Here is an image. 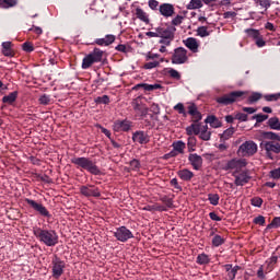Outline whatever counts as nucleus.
I'll use <instances>...</instances> for the list:
<instances>
[{
    "instance_id": "obj_1",
    "label": "nucleus",
    "mask_w": 280,
    "mask_h": 280,
    "mask_svg": "<svg viewBox=\"0 0 280 280\" xmlns=\"http://www.w3.org/2000/svg\"><path fill=\"white\" fill-rule=\"evenodd\" d=\"M71 163L81 170L90 172V174H93L94 176H100V174H102L97 164L89 158H73L71 159Z\"/></svg>"
},
{
    "instance_id": "obj_2",
    "label": "nucleus",
    "mask_w": 280,
    "mask_h": 280,
    "mask_svg": "<svg viewBox=\"0 0 280 280\" xmlns=\"http://www.w3.org/2000/svg\"><path fill=\"white\" fill-rule=\"evenodd\" d=\"M34 235L46 246H56L58 244V234L54 230H43L40 228L34 229Z\"/></svg>"
},
{
    "instance_id": "obj_3",
    "label": "nucleus",
    "mask_w": 280,
    "mask_h": 280,
    "mask_svg": "<svg viewBox=\"0 0 280 280\" xmlns=\"http://www.w3.org/2000/svg\"><path fill=\"white\" fill-rule=\"evenodd\" d=\"M186 132L189 137L191 135H199V139L202 141H209L211 139V131L207 125L201 126L200 124H191L186 128Z\"/></svg>"
},
{
    "instance_id": "obj_4",
    "label": "nucleus",
    "mask_w": 280,
    "mask_h": 280,
    "mask_svg": "<svg viewBox=\"0 0 280 280\" xmlns=\"http://www.w3.org/2000/svg\"><path fill=\"white\" fill-rule=\"evenodd\" d=\"M104 58V51L97 47L92 52L88 54L82 61V69H91L93 65L102 62Z\"/></svg>"
},
{
    "instance_id": "obj_5",
    "label": "nucleus",
    "mask_w": 280,
    "mask_h": 280,
    "mask_svg": "<svg viewBox=\"0 0 280 280\" xmlns=\"http://www.w3.org/2000/svg\"><path fill=\"white\" fill-rule=\"evenodd\" d=\"M243 95H246L244 91H234L229 94H224L217 98L218 104H222L223 106H229L230 104H235V102H240Z\"/></svg>"
},
{
    "instance_id": "obj_6",
    "label": "nucleus",
    "mask_w": 280,
    "mask_h": 280,
    "mask_svg": "<svg viewBox=\"0 0 280 280\" xmlns=\"http://www.w3.org/2000/svg\"><path fill=\"white\" fill-rule=\"evenodd\" d=\"M257 143L253 140H247L243 144L240 145L237 150V155L238 156H255L257 154Z\"/></svg>"
},
{
    "instance_id": "obj_7",
    "label": "nucleus",
    "mask_w": 280,
    "mask_h": 280,
    "mask_svg": "<svg viewBox=\"0 0 280 280\" xmlns=\"http://www.w3.org/2000/svg\"><path fill=\"white\" fill-rule=\"evenodd\" d=\"M187 60H189V57L187 56V49L183 47L174 49V52L171 58L173 65H185Z\"/></svg>"
},
{
    "instance_id": "obj_8",
    "label": "nucleus",
    "mask_w": 280,
    "mask_h": 280,
    "mask_svg": "<svg viewBox=\"0 0 280 280\" xmlns=\"http://www.w3.org/2000/svg\"><path fill=\"white\" fill-rule=\"evenodd\" d=\"M247 162L245 159H232L226 162V164L223 166L224 172H229L231 170H235L236 174L240 172V170L246 167Z\"/></svg>"
},
{
    "instance_id": "obj_9",
    "label": "nucleus",
    "mask_w": 280,
    "mask_h": 280,
    "mask_svg": "<svg viewBox=\"0 0 280 280\" xmlns=\"http://www.w3.org/2000/svg\"><path fill=\"white\" fill-rule=\"evenodd\" d=\"M261 147L264 148L268 159H273L272 158V153L273 154H280V143L277 142V141H267V142H264L261 144Z\"/></svg>"
},
{
    "instance_id": "obj_10",
    "label": "nucleus",
    "mask_w": 280,
    "mask_h": 280,
    "mask_svg": "<svg viewBox=\"0 0 280 280\" xmlns=\"http://www.w3.org/2000/svg\"><path fill=\"white\" fill-rule=\"evenodd\" d=\"M131 106L133 107V110L137 113V115H139L140 117H145V115H148L149 109L145 104H143L141 96L135 98L131 102Z\"/></svg>"
},
{
    "instance_id": "obj_11",
    "label": "nucleus",
    "mask_w": 280,
    "mask_h": 280,
    "mask_svg": "<svg viewBox=\"0 0 280 280\" xmlns=\"http://www.w3.org/2000/svg\"><path fill=\"white\" fill-rule=\"evenodd\" d=\"M114 236L118 242H128V240H132L133 237L132 232H130L126 226L118 228L114 233Z\"/></svg>"
},
{
    "instance_id": "obj_12",
    "label": "nucleus",
    "mask_w": 280,
    "mask_h": 280,
    "mask_svg": "<svg viewBox=\"0 0 280 280\" xmlns=\"http://www.w3.org/2000/svg\"><path fill=\"white\" fill-rule=\"evenodd\" d=\"M25 202L34 209V211H37V213L42 214L44 218H49V210L43 206V203H38L35 200L32 199H25Z\"/></svg>"
},
{
    "instance_id": "obj_13",
    "label": "nucleus",
    "mask_w": 280,
    "mask_h": 280,
    "mask_svg": "<svg viewBox=\"0 0 280 280\" xmlns=\"http://www.w3.org/2000/svg\"><path fill=\"white\" fill-rule=\"evenodd\" d=\"M62 272H65V261L56 257L52 260V277H55V279H58L59 277H62Z\"/></svg>"
},
{
    "instance_id": "obj_14",
    "label": "nucleus",
    "mask_w": 280,
    "mask_h": 280,
    "mask_svg": "<svg viewBox=\"0 0 280 280\" xmlns=\"http://www.w3.org/2000/svg\"><path fill=\"white\" fill-rule=\"evenodd\" d=\"M233 176L235 178L234 185H236V187H244V185H246L250 180V177L248 176V173L246 171H243L238 174L237 172H234Z\"/></svg>"
},
{
    "instance_id": "obj_15",
    "label": "nucleus",
    "mask_w": 280,
    "mask_h": 280,
    "mask_svg": "<svg viewBox=\"0 0 280 280\" xmlns=\"http://www.w3.org/2000/svg\"><path fill=\"white\" fill-rule=\"evenodd\" d=\"M80 194H82V196H85V198H100V196H102V194L100 192V189L97 188H93V186H81L80 187Z\"/></svg>"
},
{
    "instance_id": "obj_16",
    "label": "nucleus",
    "mask_w": 280,
    "mask_h": 280,
    "mask_svg": "<svg viewBox=\"0 0 280 280\" xmlns=\"http://www.w3.org/2000/svg\"><path fill=\"white\" fill-rule=\"evenodd\" d=\"M176 26L158 27V38H174Z\"/></svg>"
},
{
    "instance_id": "obj_17",
    "label": "nucleus",
    "mask_w": 280,
    "mask_h": 280,
    "mask_svg": "<svg viewBox=\"0 0 280 280\" xmlns=\"http://www.w3.org/2000/svg\"><path fill=\"white\" fill-rule=\"evenodd\" d=\"M132 128L130 120H116L114 124L115 132H128Z\"/></svg>"
},
{
    "instance_id": "obj_18",
    "label": "nucleus",
    "mask_w": 280,
    "mask_h": 280,
    "mask_svg": "<svg viewBox=\"0 0 280 280\" xmlns=\"http://www.w3.org/2000/svg\"><path fill=\"white\" fill-rule=\"evenodd\" d=\"M188 115L191 116V121L194 124H198V121L202 119V114L198 110V106H196L194 103L188 106Z\"/></svg>"
},
{
    "instance_id": "obj_19",
    "label": "nucleus",
    "mask_w": 280,
    "mask_h": 280,
    "mask_svg": "<svg viewBox=\"0 0 280 280\" xmlns=\"http://www.w3.org/2000/svg\"><path fill=\"white\" fill-rule=\"evenodd\" d=\"M132 141L143 145L145 143H150V137L144 131H136L132 136Z\"/></svg>"
},
{
    "instance_id": "obj_20",
    "label": "nucleus",
    "mask_w": 280,
    "mask_h": 280,
    "mask_svg": "<svg viewBox=\"0 0 280 280\" xmlns=\"http://www.w3.org/2000/svg\"><path fill=\"white\" fill-rule=\"evenodd\" d=\"M116 37L115 35H106L103 38H96L93 45H98V47H108L115 43Z\"/></svg>"
},
{
    "instance_id": "obj_21",
    "label": "nucleus",
    "mask_w": 280,
    "mask_h": 280,
    "mask_svg": "<svg viewBox=\"0 0 280 280\" xmlns=\"http://www.w3.org/2000/svg\"><path fill=\"white\" fill-rule=\"evenodd\" d=\"M185 148H187V145L185 144V142L183 141H176L173 142V150L171 153H168V156H176V154H185Z\"/></svg>"
},
{
    "instance_id": "obj_22",
    "label": "nucleus",
    "mask_w": 280,
    "mask_h": 280,
    "mask_svg": "<svg viewBox=\"0 0 280 280\" xmlns=\"http://www.w3.org/2000/svg\"><path fill=\"white\" fill-rule=\"evenodd\" d=\"M188 161L190 165H192L194 170H200V167H202V156L198 155L197 153H190Z\"/></svg>"
},
{
    "instance_id": "obj_23",
    "label": "nucleus",
    "mask_w": 280,
    "mask_h": 280,
    "mask_svg": "<svg viewBox=\"0 0 280 280\" xmlns=\"http://www.w3.org/2000/svg\"><path fill=\"white\" fill-rule=\"evenodd\" d=\"M160 14L170 19V16H174V4L163 3L160 5Z\"/></svg>"
},
{
    "instance_id": "obj_24",
    "label": "nucleus",
    "mask_w": 280,
    "mask_h": 280,
    "mask_svg": "<svg viewBox=\"0 0 280 280\" xmlns=\"http://www.w3.org/2000/svg\"><path fill=\"white\" fill-rule=\"evenodd\" d=\"M184 45L188 47V49L192 51V54H198V47H200V45L198 44V40L196 38L188 37L186 40H184Z\"/></svg>"
},
{
    "instance_id": "obj_25",
    "label": "nucleus",
    "mask_w": 280,
    "mask_h": 280,
    "mask_svg": "<svg viewBox=\"0 0 280 280\" xmlns=\"http://www.w3.org/2000/svg\"><path fill=\"white\" fill-rule=\"evenodd\" d=\"M2 54L8 58H14V50L12 49V42L2 43Z\"/></svg>"
},
{
    "instance_id": "obj_26",
    "label": "nucleus",
    "mask_w": 280,
    "mask_h": 280,
    "mask_svg": "<svg viewBox=\"0 0 280 280\" xmlns=\"http://www.w3.org/2000/svg\"><path fill=\"white\" fill-rule=\"evenodd\" d=\"M177 176L182 179L185 180L186 183H189V180H191V178H194V172L184 168L177 172Z\"/></svg>"
},
{
    "instance_id": "obj_27",
    "label": "nucleus",
    "mask_w": 280,
    "mask_h": 280,
    "mask_svg": "<svg viewBox=\"0 0 280 280\" xmlns=\"http://www.w3.org/2000/svg\"><path fill=\"white\" fill-rule=\"evenodd\" d=\"M224 269L228 272V278L230 280H234L237 275V270H240V266L233 267V265H224Z\"/></svg>"
},
{
    "instance_id": "obj_28",
    "label": "nucleus",
    "mask_w": 280,
    "mask_h": 280,
    "mask_svg": "<svg viewBox=\"0 0 280 280\" xmlns=\"http://www.w3.org/2000/svg\"><path fill=\"white\" fill-rule=\"evenodd\" d=\"M206 124H210V126L212 128H220L222 126V122L220 121V119H218V117L211 115L208 116L205 120Z\"/></svg>"
},
{
    "instance_id": "obj_29",
    "label": "nucleus",
    "mask_w": 280,
    "mask_h": 280,
    "mask_svg": "<svg viewBox=\"0 0 280 280\" xmlns=\"http://www.w3.org/2000/svg\"><path fill=\"white\" fill-rule=\"evenodd\" d=\"M271 130H280V120L278 117H271L267 121Z\"/></svg>"
},
{
    "instance_id": "obj_30",
    "label": "nucleus",
    "mask_w": 280,
    "mask_h": 280,
    "mask_svg": "<svg viewBox=\"0 0 280 280\" xmlns=\"http://www.w3.org/2000/svg\"><path fill=\"white\" fill-rule=\"evenodd\" d=\"M19 95L18 92H12L7 96H3L2 102L3 104H14L16 102V96Z\"/></svg>"
},
{
    "instance_id": "obj_31",
    "label": "nucleus",
    "mask_w": 280,
    "mask_h": 280,
    "mask_svg": "<svg viewBox=\"0 0 280 280\" xmlns=\"http://www.w3.org/2000/svg\"><path fill=\"white\" fill-rule=\"evenodd\" d=\"M136 16H137V19H140V21H143L144 23H148V21H150L148 19V14L141 8L136 9Z\"/></svg>"
},
{
    "instance_id": "obj_32",
    "label": "nucleus",
    "mask_w": 280,
    "mask_h": 280,
    "mask_svg": "<svg viewBox=\"0 0 280 280\" xmlns=\"http://www.w3.org/2000/svg\"><path fill=\"white\" fill-rule=\"evenodd\" d=\"M202 8V0H190L187 10H200Z\"/></svg>"
},
{
    "instance_id": "obj_33",
    "label": "nucleus",
    "mask_w": 280,
    "mask_h": 280,
    "mask_svg": "<svg viewBox=\"0 0 280 280\" xmlns=\"http://www.w3.org/2000/svg\"><path fill=\"white\" fill-rule=\"evenodd\" d=\"M144 89V91H156V89H161V84H148V83H140L137 85V88Z\"/></svg>"
},
{
    "instance_id": "obj_34",
    "label": "nucleus",
    "mask_w": 280,
    "mask_h": 280,
    "mask_svg": "<svg viewBox=\"0 0 280 280\" xmlns=\"http://www.w3.org/2000/svg\"><path fill=\"white\" fill-rule=\"evenodd\" d=\"M233 135H235V128L230 127L223 131V133L221 135V139H223V141H226V140L231 139V137H233Z\"/></svg>"
},
{
    "instance_id": "obj_35",
    "label": "nucleus",
    "mask_w": 280,
    "mask_h": 280,
    "mask_svg": "<svg viewBox=\"0 0 280 280\" xmlns=\"http://www.w3.org/2000/svg\"><path fill=\"white\" fill-rule=\"evenodd\" d=\"M208 200H209L210 205H213V207H218V205L220 202V195L219 194H209Z\"/></svg>"
},
{
    "instance_id": "obj_36",
    "label": "nucleus",
    "mask_w": 280,
    "mask_h": 280,
    "mask_svg": "<svg viewBox=\"0 0 280 280\" xmlns=\"http://www.w3.org/2000/svg\"><path fill=\"white\" fill-rule=\"evenodd\" d=\"M245 32L247 33V35L250 37V38H254V40H257V38H259L261 36V34L259 33L258 30H255V28H247L245 30Z\"/></svg>"
},
{
    "instance_id": "obj_37",
    "label": "nucleus",
    "mask_w": 280,
    "mask_h": 280,
    "mask_svg": "<svg viewBox=\"0 0 280 280\" xmlns=\"http://www.w3.org/2000/svg\"><path fill=\"white\" fill-rule=\"evenodd\" d=\"M265 139H270V141H280L279 133H275L272 131H267L264 133Z\"/></svg>"
},
{
    "instance_id": "obj_38",
    "label": "nucleus",
    "mask_w": 280,
    "mask_h": 280,
    "mask_svg": "<svg viewBox=\"0 0 280 280\" xmlns=\"http://www.w3.org/2000/svg\"><path fill=\"white\" fill-rule=\"evenodd\" d=\"M209 261H210V259L207 254H200L197 257V264H200V266H205V265L209 264Z\"/></svg>"
},
{
    "instance_id": "obj_39",
    "label": "nucleus",
    "mask_w": 280,
    "mask_h": 280,
    "mask_svg": "<svg viewBox=\"0 0 280 280\" xmlns=\"http://www.w3.org/2000/svg\"><path fill=\"white\" fill-rule=\"evenodd\" d=\"M16 0H0V8H14Z\"/></svg>"
},
{
    "instance_id": "obj_40",
    "label": "nucleus",
    "mask_w": 280,
    "mask_h": 280,
    "mask_svg": "<svg viewBox=\"0 0 280 280\" xmlns=\"http://www.w3.org/2000/svg\"><path fill=\"white\" fill-rule=\"evenodd\" d=\"M197 34L198 36H200L201 38H205L207 36H209V31L207 26H199L197 28Z\"/></svg>"
},
{
    "instance_id": "obj_41",
    "label": "nucleus",
    "mask_w": 280,
    "mask_h": 280,
    "mask_svg": "<svg viewBox=\"0 0 280 280\" xmlns=\"http://www.w3.org/2000/svg\"><path fill=\"white\" fill-rule=\"evenodd\" d=\"M161 200L167 209H172L174 207V200H172V198L164 196L161 198Z\"/></svg>"
},
{
    "instance_id": "obj_42",
    "label": "nucleus",
    "mask_w": 280,
    "mask_h": 280,
    "mask_svg": "<svg viewBox=\"0 0 280 280\" xmlns=\"http://www.w3.org/2000/svg\"><path fill=\"white\" fill-rule=\"evenodd\" d=\"M96 104H110V97L108 95L98 96L95 98Z\"/></svg>"
},
{
    "instance_id": "obj_43",
    "label": "nucleus",
    "mask_w": 280,
    "mask_h": 280,
    "mask_svg": "<svg viewBox=\"0 0 280 280\" xmlns=\"http://www.w3.org/2000/svg\"><path fill=\"white\" fill-rule=\"evenodd\" d=\"M280 228V217L273 218L270 224L267 225V229H279Z\"/></svg>"
},
{
    "instance_id": "obj_44",
    "label": "nucleus",
    "mask_w": 280,
    "mask_h": 280,
    "mask_svg": "<svg viewBox=\"0 0 280 280\" xmlns=\"http://www.w3.org/2000/svg\"><path fill=\"white\" fill-rule=\"evenodd\" d=\"M222 244H224V238H222V236L220 235H214V237L212 238V246H222Z\"/></svg>"
},
{
    "instance_id": "obj_45",
    "label": "nucleus",
    "mask_w": 280,
    "mask_h": 280,
    "mask_svg": "<svg viewBox=\"0 0 280 280\" xmlns=\"http://www.w3.org/2000/svg\"><path fill=\"white\" fill-rule=\"evenodd\" d=\"M174 110H177V113H179V115L187 117V113L185 112V105H183V103H178L177 105H175Z\"/></svg>"
},
{
    "instance_id": "obj_46",
    "label": "nucleus",
    "mask_w": 280,
    "mask_h": 280,
    "mask_svg": "<svg viewBox=\"0 0 280 280\" xmlns=\"http://www.w3.org/2000/svg\"><path fill=\"white\" fill-rule=\"evenodd\" d=\"M161 66V61H150L144 63L143 69H156V67Z\"/></svg>"
},
{
    "instance_id": "obj_47",
    "label": "nucleus",
    "mask_w": 280,
    "mask_h": 280,
    "mask_svg": "<svg viewBox=\"0 0 280 280\" xmlns=\"http://www.w3.org/2000/svg\"><path fill=\"white\" fill-rule=\"evenodd\" d=\"M22 49H23V51H26L27 54H32V51H34V45H32V43H30V42H25L22 45Z\"/></svg>"
},
{
    "instance_id": "obj_48",
    "label": "nucleus",
    "mask_w": 280,
    "mask_h": 280,
    "mask_svg": "<svg viewBox=\"0 0 280 280\" xmlns=\"http://www.w3.org/2000/svg\"><path fill=\"white\" fill-rule=\"evenodd\" d=\"M253 119H256L257 124H261V122L266 121V119H268V115L257 114V115L253 116Z\"/></svg>"
},
{
    "instance_id": "obj_49",
    "label": "nucleus",
    "mask_w": 280,
    "mask_h": 280,
    "mask_svg": "<svg viewBox=\"0 0 280 280\" xmlns=\"http://www.w3.org/2000/svg\"><path fill=\"white\" fill-rule=\"evenodd\" d=\"M259 100H261V95H260L259 93H253V94L248 97L249 104H255V102H259Z\"/></svg>"
},
{
    "instance_id": "obj_50",
    "label": "nucleus",
    "mask_w": 280,
    "mask_h": 280,
    "mask_svg": "<svg viewBox=\"0 0 280 280\" xmlns=\"http://www.w3.org/2000/svg\"><path fill=\"white\" fill-rule=\"evenodd\" d=\"M51 102V98H49V95L44 94L39 97V104H43L44 106H47Z\"/></svg>"
},
{
    "instance_id": "obj_51",
    "label": "nucleus",
    "mask_w": 280,
    "mask_h": 280,
    "mask_svg": "<svg viewBox=\"0 0 280 280\" xmlns=\"http://www.w3.org/2000/svg\"><path fill=\"white\" fill-rule=\"evenodd\" d=\"M252 205L253 207H261V205H264V199L259 197H254L252 199Z\"/></svg>"
},
{
    "instance_id": "obj_52",
    "label": "nucleus",
    "mask_w": 280,
    "mask_h": 280,
    "mask_svg": "<svg viewBox=\"0 0 280 280\" xmlns=\"http://www.w3.org/2000/svg\"><path fill=\"white\" fill-rule=\"evenodd\" d=\"M183 21H185V16L177 15L176 18H174L172 20V25H175V26L180 25V23H183Z\"/></svg>"
},
{
    "instance_id": "obj_53",
    "label": "nucleus",
    "mask_w": 280,
    "mask_h": 280,
    "mask_svg": "<svg viewBox=\"0 0 280 280\" xmlns=\"http://www.w3.org/2000/svg\"><path fill=\"white\" fill-rule=\"evenodd\" d=\"M254 224H259L260 226H264L266 224V218L264 215H258L254 219Z\"/></svg>"
},
{
    "instance_id": "obj_54",
    "label": "nucleus",
    "mask_w": 280,
    "mask_h": 280,
    "mask_svg": "<svg viewBox=\"0 0 280 280\" xmlns=\"http://www.w3.org/2000/svg\"><path fill=\"white\" fill-rule=\"evenodd\" d=\"M171 186L174 187L175 189H177V191H183V187L178 184L177 178H173L171 180Z\"/></svg>"
},
{
    "instance_id": "obj_55",
    "label": "nucleus",
    "mask_w": 280,
    "mask_h": 280,
    "mask_svg": "<svg viewBox=\"0 0 280 280\" xmlns=\"http://www.w3.org/2000/svg\"><path fill=\"white\" fill-rule=\"evenodd\" d=\"M130 170H139V167H141V163L139 162V160H132L130 163Z\"/></svg>"
},
{
    "instance_id": "obj_56",
    "label": "nucleus",
    "mask_w": 280,
    "mask_h": 280,
    "mask_svg": "<svg viewBox=\"0 0 280 280\" xmlns=\"http://www.w3.org/2000/svg\"><path fill=\"white\" fill-rule=\"evenodd\" d=\"M235 119H238V121H248V115L244 113H238L236 114Z\"/></svg>"
},
{
    "instance_id": "obj_57",
    "label": "nucleus",
    "mask_w": 280,
    "mask_h": 280,
    "mask_svg": "<svg viewBox=\"0 0 280 280\" xmlns=\"http://www.w3.org/2000/svg\"><path fill=\"white\" fill-rule=\"evenodd\" d=\"M168 73L171 78H174L175 80H180V73L177 70L171 69Z\"/></svg>"
},
{
    "instance_id": "obj_58",
    "label": "nucleus",
    "mask_w": 280,
    "mask_h": 280,
    "mask_svg": "<svg viewBox=\"0 0 280 280\" xmlns=\"http://www.w3.org/2000/svg\"><path fill=\"white\" fill-rule=\"evenodd\" d=\"M172 40H174V38L162 37V39H160V44L165 45L164 47H170V45H172Z\"/></svg>"
},
{
    "instance_id": "obj_59",
    "label": "nucleus",
    "mask_w": 280,
    "mask_h": 280,
    "mask_svg": "<svg viewBox=\"0 0 280 280\" xmlns=\"http://www.w3.org/2000/svg\"><path fill=\"white\" fill-rule=\"evenodd\" d=\"M270 176H271V178L279 179L280 178V168L270 171Z\"/></svg>"
},
{
    "instance_id": "obj_60",
    "label": "nucleus",
    "mask_w": 280,
    "mask_h": 280,
    "mask_svg": "<svg viewBox=\"0 0 280 280\" xmlns=\"http://www.w3.org/2000/svg\"><path fill=\"white\" fill-rule=\"evenodd\" d=\"M209 217L211 220H213L214 222H222V218H220L215 212H210Z\"/></svg>"
},
{
    "instance_id": "obj_61",
    "label": "nucleus",
    "mask_w": 280,
    "mask_h": 280,
    "mask_svg": "<svg viewBox=\"0 0 280 280\" xmlns=\"http://www.w3.org/2000/svg\"><path fill=\"white\" fill-rule=\"evenodd\" d=\"M266 102H277V94L265 95Z\"/></svg>"
},
{
    "instance_id": "obj_62",
    "label": "nucleus",
    "mask_w": 280,
    "mask_h": 280,
    "mask_svg": "<svg viewBox=\"0 0 280 280\" xmlns=\"http://www.w3.org/2000/svg\"><path fill=\"white\" fill-rule=\"evenodd\" d=\"M149 8H151V10H156V8H159V1L149 0Z\"/></svg>"
},
{
    "instance_id": "obj_63",
    "label": "nucleus",
    "mask_w": 280,
    "mask_h": 280,
    "mask_svg": "<svg viewBox=\"0 0 280 280\" xmlns=\"http://www.w3.org/2000/svg\"><path fill=\"white\" fill-rule=\"evenodd\" d=\"M256 45H257V47H265L266 46V40H264L261 35L256 39Z\"/></svg>"
},
{
    "instance_id": "obj_64",
    "label": "nucleus",
    "mask_w": 280,
    "mask_h": 280,
    "mask_svg": "<svg viewBox=\"0 0 280 280\" xmlns=\"http://www.w3.org/2000/svg\"><path fill=\"white\" fill-rule=\"evenodd\" d=\"M258 279H266V275H264V266H260L257 271Z\"/></svg>"
}]
</instances>
